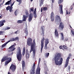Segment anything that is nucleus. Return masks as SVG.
Segmentation results:
<instances>
[{
	"instance_id": "f257e3e1",
	"label": "nucleus",
	"mask_w": 74,
	"mask_h": 74,
	"mask_svg": "<svg viewBox=\"0 0 74 74\" xmlns=\"http://www.w3.org/2000/svg\"><path fill=\"white\" fill-rule=\"evenodd\" d=\"M55 63L56 65H60L63 63V58H61V54L56 53L55 57Z\"/></svg>"
},
{
	"instance_id": "f03ea898",
	"label": "nucleus",
	"mask_w": 74,
	"mask_h": 74,
	"mask_svg": "<svg viewBox=\"0 0 74 74\" xmlns=\"http://www.w3.org/2000/svg\"><path fill=\"white\" fill-rule=\"evenodd\" d=\"M55 18L56 22V21H57V22H61L60 24L59 27V29H61L62 30H63L64 27V25H63V23L61 22H62V20H61V18H60V16L57 15L56 16Z\"/></svg>"
},
{
	"instance_id": "7ed1b4c3",
	"label": "nucleus",
	"mask_w": 74,
	"mask_h": 74,
	"mask_svg": "<svg viewBox=\"0 0 74 74\" xmlns=\"http://www.w3.org/2000/svg\"><path fill=\"white\" fill-rule=\"evenodd\" d=\"M5 60H7V61L5 62V66H6L9 63L11 62V60H12V59L10 57H8L7 56H4L2 58L1 60V63L5 62Z\"/></svg>"
},
{
	"instance_id": "20e7f679",
	"label": "nucleus",
	"mask_w": 74,
	"mask_h": 74,
	"mask_svg": "<svg viewBox=\"0 0 74 74\" xmlns=\"http://www.w3.org/2000/svg\"><path fill=\"white\" fill-rule=\"evenodd\" d=\"M17 52L16 54V57L18 61L21 62L22 59V55L21 53V47H18L17 49Z\"/></svg>"
},
{
	"instance_id": "39448f33",
	"label": "nucleus",
	"mask_w": 74,
	"mask_h": 74,
	"mask_svg": "<svg viewBox=\"0 0 74 74\" xmlns=\"http://www.w3.org/2000/svg\"><path fill=\"white\" fill-rule=\"evenodd\" d=\"M32 39L29 38L27 39V45L28 46H32L33 45L34 46L35 48H36V42H35V39L33 40V42H32Z\"/></svg>"
},
{
	"instance_id": "423d86ee",
	"label": "nucleus",
	"mask_w": 74,
	"mask_h": 74,
	"mask_svg": "<svg viewBox=\"0 0 74 74\" xmlns=\"http://www.w3.org/2000/svg\"><path fill=\"white\" fill-rule=\"evenodd\" d=\"M19 39V37H16V38H10V40H9L7 42L5 43L4 44H3L1 46V48H3V47H4L6 45H7V44L8 43V42H10V41H17Z\"/></svg>"
},
{
	"instance_id": "0eeeda50",
	"label": "nucleus",
	"mask_w": 74,
	"mask_h": 74,
	"mask_svg": "<svg viewBox=\"0 0 74 74\" xmlns=\"http://www.w3.org/2000/svg\"><path fill=\"white\" fill-rule=\"evenodd\" d=\"M36 64L35 62L34 63V65L32 67V69L31 70V74H35V71L36 70Z\"/></svg>"
},
{
	"instance_id": "6e6552de",
	"label": "nucleus",
	"mask_w": 74,
	"mask_h": 74,
	"mask_svg": "<svg viewBox=\"0 0 74 74\" xmlns=\"http://www.w3.org/2000/svg\"><path fill=\"white\" fill-rule=\"evenodd\" d=\"M34 46H33V45H32L31 46V50L29 51L30 53L32 52V51H33V55L34 56H35V55H36V50L35 49H34Z\"/></svg>"
},
{
	"instance_id": "1a4fd4ad",
	"label": "nucleus",
	"mask_w": 74,
	"mask_h": 74,
	"mask_svg": "<svg viewBox=\"0 0 74 74\" xmlns=\"http://www.w3.org/2000/svg\"><path fill=\"white\" fill-rule=\"evenodd\" d=\"M45 38L44 37H43L42 39L41 40V48L40 49L41 53H42V49L44 47V41Z\"/></svg>"
},
{
	"instance_id": "9d476101",
	"label": "nucleus",
	"mask_w": 74,
	"mask_h": 74,
	"mask_svg": "<svg viewBox=\"0 0 74 74\" xmlns=\"http://www.w3.org/2000/svg\"><path fill=\"white\" fill-rule=\"evenodd\" d=\"M10 69L12 70V72H15V70H16V66L12 64Z\"/></svg>"
},
{
	"instance_id": "9b49d317",
	"label": "nucleus",
	"mask_w": 74,
	"mask_h": 74,
	"mask_svg": "<svg viewBox=\"0 0 74 74\" xmlns=\"http://www.w3.org/2000/svg\"><path fill=\"white\" fill-rule=\"evenodd\" d=\"M41 30H42V32H41V35L42 37H44L45 35L44 32H45V27L44 26H42L41 27Z\"/></svg>"
},
{
	"instance_id": "f8f14e48",
	"label": "nucleus",
	"mask_w": 74,
	"mask_h": 74,
	"mask_svg": "<svg viewBox=\"0 0 74 74\" xmlns=\"http://www.w3.org/2000/svg\"><path fill=\"white\" fill-rule=\"evenodd\" d=\"M49 42V39L48 38H47L45 41V49H47V45Z\"/></svg>"
},
{
	"instance_id": "ddd939ff",
	"label": "nucleus",
	"mask_w": 74,
	"mask_h": 74,
	"mask_svg": "<svg viewBox=\"0 0 74 74\" xmlns=\"http://www.w3.org/2000/svg\"><path fill=\"white\" fill-rule=\"evenodd\" d=\"M55 15L54 13H53V12H52L51 13L50 18L51 19V21L52 22H53V21H54V19L55 18L54 17Z\"/></svg>"
},
{
	"instance_id": "4468645a",
	"label": "nucleus",
	"mask_w": 74,
	"mask_h": 74,
	"mask_svg": "<svg viewBox=\"0 0 74 74\" xmlns=\"http://www.w3.org/2000/svg\"><path fill=\"white\" fill-rule=\"evenodd\" d=\"M33 18V14L32 13H30L29 14V17L28 18V21L30 22L32 21V19Z\"/></svg>"
},
{
	"instance_id": "2eb2a0df",
	"label": "nucleus",
	"mask_w": 74,
	"mask_h": 74,
	"mask_svg": "<svg viewBox=\"0 0 74 74\" xmlns=\"http://www.w3.org/2000/svg\"><path fill=\"white\" fill-rule=\"evenodd\" d=\"M59 7V10L60 11V14H63V5H62L61 4L60 5Z\"/></svg>"
},
{
	"instance_id": "dca6fc26",
	"label": "nucleus",
	"mask_w": 74,
	"mask_h": 74,
	"mask_svg": "<svg viewBox=\"0 0 74 74\" xmlns=\"http://www.w3.org/2000/svg\"><path fill=\"white\" fill-rule=\"evenodd\" d=\"M54 34L55 37H57V38H59V33H58V29L56 28L55 29Z\"/></svg>"
},
{
	"instance_id": "f3484780",
	"label": "nucleus",
	"mask_w": 74,
	"mask_h": 74,
	"mask_svg": "<svg viewBox=\"0 0 74 74\" xmlns=\"http://www.w3.org/2000/svg\"><path fill=\"white\" fill-rule=\"evenodd\" d=\"M25 56H26V59H29V58L30 54H29V51H28V50H27V49L26 50V51Z\"/></svg>"
},
{
	"instance_id": "a211bd4d",
	"label": "nucleus",
	"mask_w": 74,
	"mask_h": 74,
	"mask_svg": "<svg viewBox=\"0 0 74 74\" xmlns=\"http://www.w3.org/2000/svg\"><path fill=\"white\" fill-rule=\"evenodd\" d=\"M69 59H70V58H69V57H68L66 59V63L65 64L64 67L66 68L67 67V66H68V64H69Z\"/></svg>"
},
{
	"instance_id": "6ab92c4d",
	"label": "nucleus",
	"mask_w": 74,
	"mask_h": 74,
	"mask_svg": "<svg viewBox=\"0 0 74 74\" xmlns=\"http://www.w3.org/2000/svg\"><path fill=\"white\" fill-rule=\"evenodd\" d=\"M41 69L39 66H38L36 70V74H40V70Z\"/></svg>"
},
{
	"instance_id": "aec40b11",
	"label": "nucleus",
	"mask_w": 74,
	"mask_h": 74,
	"mask_svg": "<svg viewBox=\"0 0 74 74\" xmlns=\"http://www.w3.org/2000/svg\"><path fill=\"white\" fill-rule=\"evenodd\" d=\"M6 10L7 11L9 10V11L10 12H12V11H13L12 8L10 6H8L7 7Z\"/></svg>"
},
{
	"instance_id": "412c9836",
	"label": "nucleus",
	"mask_w": 74,
	"mask_h": 74,
	"mask_svg": "<svg viewBox=\"0 0 74 74\" xmlns=\"http://www.w3.org/2000/svg\"><path fill=\"white\" fill-rule=\"evenodd\" d=\"M5 20H1L0 21V27H1L4 25V23H5Z\"/></svg>"
},
{
	"instance_id": "4be33fe9",
	"label": "nucleus",
	"mask_w": 74,
	"mask_h": 74,
	"mask_svg": "<svg viewBox=\"0 0 74 74\" xmlns=\"http://www.w3.org/2000/svg\"><path fill=\"white\" fill-rule=\"evenodd\" d=\"M22 66L23 67L22 69L23 70H24L25 68V62L23 60L22 61Z\"/></svg>"
},
{
	"instance_id": "5701e85b",
	"label": "nucleus",
	"mask_w": 74,
	"mask_h": 74,
	"mask_svg": "<svg viewBox=\"0 0 74 74\" xmlns=\"http://www.w3.org/2000/svg\"><path fill=\"white\" fill-rule=\"evenodd\" d=\"M27 18V16H26L25 15H23V17L22 21H26Z\"/></svg>"
},
{
	"instance_id": "b1692460",
	"label": "nucleus",
	"mask_w": 74,
	"mask_h": 74,
	"mask_svg": "<svg viewBox=\"0 0 74 74\" xmlns=\"http://www.w3.org/2000/svg\"><path fill=\"white\" fill-rule=\"evenodd\" d=\"M12 1V0H10V1H8L5 3V5H10V4H11Z\"/></svg>"
},
{
	"instance_id": "393cba45",
	"label": "nucleus",
	"mask_w": 74,
	"mask_h": 74,
	"mask_svg": "<svg viewBox=\"0 0 74 74\" xmlns=\"http://www.w3.org/2000/svg\"><path fill=\"white\" fill-rule=\"evenodd\" d=\"M25 33L26 34V35L25 36L26 37H27V35H28V30H27V28L25 29Z\"/></svg>"
},
{
	"instance_id": "a878e982",
	"label": "nucleus",
	"mask_w": 74,
	"mask_h": 74,
	"mask_svg": "<svg viewBox=\"0 0 74 74\" xmlns=\"http://www.w3.org/2000/svg\"><path fill=\"white\" fill-rule=\"evenodd\" d=\"M68 48L67 47V46H65L64 45L63 46V49H64L65 51H66V49L67 50V49H68Z\"/></svg>"
},
{
	"instance_id": "bb28decb",
	"label": "nucleus",
	"mask_w": 74,
	"mask_h": 74,
	"mask_svg": "<svg viewBox=\"0 0 74 74\" xmlns=\"http://www.w3.org/2000/svg\"><path fill=\"white\" fill-rule=\"evenodd\" d=\"M25 13L26 14L25 16L28 17V16L29 15V13H28V11H27V10H26L25 12Z\"/></svg>"
},
{
	"instance_id": "cd10ccee",
	"label": "nucleus",
	"mask_w": 74,
	"mask_h": 74,
	"mask_svg": "<svg viewBox=\"0 0 74 74\" xmlns=\"http://www.w3.org/2000/svg\"><path fill=\"white\" fill-rule=\"evenodd\" d=\"M59 48L60 49H63L64 51H65V49H63V46L61 45L59 47Z\"/></svg>"
},
{
	"instance_id": "c85d7f7f",
	"label": "nucleus",
	"mask_w": 74,
	"mask_h": 74,
	"mask_svg": "<svg viewBox=\"0 0 74 74\" xmlns=\"http://www.w3.org/2000/svg\"><path fill=\"white\" fill-rule=\"evenodd\" d=\"M63 2V0H58V4L60 5V4Z\"/></svg>"
},
{
	"instance_id": "c756f323",
	"label": "nucleus",
	"mask_w": 74,
	"mask_h": 74,
	"mask_svg": "<svg viewBox=\"0 0 74 74\" xmlns=\"http://www.w3.org/2000/svg\"><path fill=\"white\" fill-rule=\"evenodd\" d=\"M17 23L18 24L22 23H23V22L22 20H18L17 21Z\"/></svg>"
},
{
	"instance_id": "7c9ffc66",
	"label": "nucleus",
	"mask_w": 74,
	"mask_h": 74,
	"mask_svg": "<svg viewBox=\"0 0 74 74\" xmlns=\"http://www.w3.org/2000/svg\"><path fill=\"white\" fill-rule=\"evenodd\" d=\"M16 1L18 2H19V5H21V4L22 3V0H16Z\"/></svg>"
},
{
	"instance_id": "2f4dec72",
	"label": "nucleus",
	"mask_w": 74,
	"mask_h": 74,
	"mask_svg": "<svg viewBox=\"0 0 74 74\" xmlns=\"http://www.w3.org/2000/svg\"><path fill=\"white\" fill-rule=\"evenodd\" d=\"M15 46V45H12L11 47H9V49H12V48H14V47Z\"/></svg>"
},
{
	"instance_id": "473e14b6",
	"label": "nucleus",
	"mask_w": 74,
	"mask_h": 74,
	"mask_svg": "<svg viewBox=\"0 0 74 74\" xmlns=\"http://www.w3.org/2000/svg\"><path fill=\"white\" fill-rule=\"evenodd\" d=\"M15 3V1H14L13 3L11 4L10 5V7L12 8H13V7H12V6H13V5H14V3Z\"/></svg>"
},
{
	"instance_id": "72a5a7b5",
	"label": "nucleus",
	"mask_w": 74,
	"mask_h": 74,
	"mask_svg": "<svg viewBox=\"0 0 74 74\" xmlns=\"http://www.w3.org/2000/svg\"><path fill=\"white\" fill-rule=\"evenodd\" d=\"M48 9V8L47 7H45L43 8V10L44 11H47Z\"/></svg>"
},
{
	"instance_id": "f704fd0d",
	"label": "nucleus",
	"mask_w": 74,
	"mask_h": 74,
	"mask_svg": "<svg viewBox=\"0 0 74 74\" xmlns=\"http://www.w3.org/2000/svg\"><path fill=\"white\" fill-rule=\"evenodd\" d=\"M30 12H33L34 11V8H32L31 9H30Z\"/></svg>"
},
{
	"instance_id": "c9c22d12",
	"label": "nucleus",
	"mask_w": 74,
	"mask_h": 74,
	"mask_svg": "<svg viewBox=\"0 0 74 74\" xmlns=\"http://www.w3.org/2000/svg\"><path fill=\"white\" fill-rule=\"evenodd\" d=\"M20 32L18 30H17L14 33L15 34H18V33H19Z\"/></svg>"
},
{
	"instance_id": "e433bc0d",
	"label": "nucleus",
	"mask_w": 74,
	"mask_h": 74,
	"mask_svg": "<svg viewBox=\"0 0 74 74\" xmlns=\"http://www.w3.org/2000/svg\"><path fill=\"white\" fill-rule=\"evenodd\" d=\"M17 12H18V10H16L14 12V14H15V15H16H16H17Z\"/></svg>"
},
{
	"instance_id": "4c0bfd02",
	"label": "nucleus",
	"mask_w": 74,
	"mask_h": 74,
	"mask_svg": "<svg viewBox=\"0 0 74 74\" xmlns=\"http://www.w3.org/2000/svg\"><path fill=\"white\" fill-rule=\"evenodd\" d=\"M44 2V1L43 0H41L40 1V5L43 4V2Z\"/></svg>"
},
{
	"instance_id": "58836bf2",
	"label": "nucleus",
	"mask_w": 74,
	"mask_h": 74,
	"mask_svg": "<svg viewBox=\"0 0 74 74\" xmlns=\"http://www.w3.org/2000/svg\"><path fill=\"white\" fill-rule=\"evenodd\" d=\"M49 53H47L46 54V56H47V58H48V57L49 56Z\"/></svg>"
},
{
	"instance_id": "ea45409f",
	"label": "nucleus",
	"mask_w": 74,
	"mask_h": 74,
	"mask_svg": "<svg viewBox=\"0 0 74 74\" xmlns=\"http://www.w3.org/2000/svg\"><path fill=\"white\" fill-rule=\"evenodd\" d=\"M10 29V27H7L6 28H5V30H9Z\"/></svg>"
},
{
	"instance_id": "a19ab883",
	"label": "nucleus",
	"mask_w": 74,
	"mask_h": 74,
	"mask_svg": "<svg viewBox=\"0 0 74 74\" xmlns=\"http://www.w3.org/2000/svg\"><path fill=\"white\" fill-rule=\"evenodd\" d=\"M71 32L72 33V35H73V36L74 37V32L73 31V30H71Z\"/></svg>"
},
{
	"instance_id": "79ce46f5",
	"label": "nucleus",
	"mask_w": 74,
	"mask_h": 74,
	"mask_svg": "<svg viewBox=\"0 0 74 74\" xmlns=\"http://www.w3.org/2000/svg\"><path fill=\"white\" fill-rule=\"evenodd\" d=\"M68 70H69V71H70V69L71 68V67H70V66H68Z\"/></svg>"
},
{
	"instance_id": "37998d69",
	"label": "nucleus",
	"mask_w": 74,
	"mask_h": 74,
	"mask_svg": "<svg viewBox=\"0 0 74 74\" xmlns=\"http://www.w3.org/2000/svg\"><path fill=\"white\" fill-rule=\"evenodd\" d=\"M34 14V17L35 18H37V14Z\"/></svg>"
},
{
	"instance_id": "c03bdc74",
	"label": "nucleus",
	"mask_w": 74,
	"mask_h": 74,
	"mask_svg": "<svg viewBox=\"0 0 74 74\" xmlns=\"http://www.w3.org/2000/svg\"><path fill=\"white\" fill-rule=\"evenodd\" d=\"M25 51H23V53H22L23 56H24V55H25Z\"/></svg>"
},
{
	"instance_id": "a18cd8bd",
	"label": "nucleus",
	"mask_w": 74,
	"mask_h": 74,
	"mask_svg": "<svg viewBox=\"0 0 74 74\" xmlns=\"http://www.w3.org/2000/svg\"><path fill=\"white\" fill-rule=\"evenodd\" d=\"M71 54H69V56H68V58H69V59L70 58V57H71Z\"/></svg>"
},
{
	"instance_id": "49530a36",
	"label": "nucleus",
	"mask_w": 74,
	"mask_h": 74,
	"mask_svg": "<svg viewBox=\"0 0 74 74\" xmlns=\"http://www.w3.org/2000/svg\"><path fill=\"white\" fill-rule=\"evenodd\" d=\"M40 62H41V58H39L38 62V64H40Z\"/></svg>"
},
{
	"instance_id": "de8ad7c7",
	"label": "nucleus",
	"mask_w": 74,
	"mask_h": 74,
	"mask_svg": "<svg viewBox=\"0 0 74 74\" xmlns=\"http://www.w3.org/2000/svg\"><path fill=\"white\" fill-rule=\"evenodd\" d=\"M3 34V31H0V35H2Z\"/></svg>"
},
{
	"instance_id": "09e8293b",
	"label": "nucleus",
	"mask_w": 74,
	"mask_h": 74,
	"mask_svg": "<svg viewBox=\"0 0 74 74\" xmlns=\"http://www.w3.org/2000/svg\"><path fill=\"white\" fill-rule=\"evenodd\" d=\"M25 47H23V51L25 52Z\"/></svg>"
},
{
	"instance_id": "8fccbe9b",
	"label": "nucleus",
	"mask_w": 74,
	"mask_h": 74,
	"mask_svg": "<svg viewBox=\"0 0 74 74\" xmlns=\"http://www.w3.org/2000/svg\"><path fill=\"white\" fill-rule=\"evenodd\" d=\"M66 41H67L69 40V38H68L66 37L65 39Z\"/></svg>"
},
{
	"instance_id": "3c124183",
	"label": "nucleus",
	"mask_w": 74,
	"mask_h": 74,
	"mask_svg": "<svg viewBox=\"0 0 74 74\" xmlns=\"http://www.w3.org/2000/svg\"><path fill=\"white\" fill-rule=\"evenodd\" d=\"M60 34L61 35L62 37L64 36V35H63V33H60Z\"/></svg>"
},
{
	"instance_id": "603ef678",
	"label": "nucleus",
	"mask_w": 74,
	"mask_h": 74,
	"mask_svg": "<svg viewBox=\"0 0 74 74\" xmlns=\"http://www.w3.org/2000/svg\"><path fill=\"white\" fill-rule=\"evenodd\" d=\"M62 40H64V36H62Z\"/></svg>"
},
{
	"instance_id": "864d4df0",
	"label": "nucleus",
	"mask_w": 74,
	"mask_h": 74,
	"mask_svg": "<svg viewBox=\"0 0 74 74\" xmlns=\"http://www.w3.org/2000/svg\"><path fill=\"white\" fill-rule=\"evenodd\" d=\"M37 14V13H36V11H34V14Z\"/></svg>"
},
{
	"instance_id": "5fc2aeb1",
	"label": "nucleus",
	"mask_w": 74,
	"mask_h": 74,
	"mask_svg": "<svg viewBox=\"0 0 74 74\" xmlns=\"http://www.w3.org/2000/svg\"><path fill=\"white\" fill-rule=\"evenodd\" d=\"M66 15H68V14H69V12L67 10H66Z\"/></svg>"
},
{
	"instance_id": "6e6d98bb",
	"label": "nucleus",
	"mask_w": 74,
	"mask_h": 74,
	"mask_svg": "<svg viewBox=\"0 0 74 74\" xmlns=\"http://www.w3.org/2000/svg\"><path fill=\"white\" fill-rule=\"evenodd\" d=\"M42 8H41V12H42Z\"/></svg>"
},
{
	"instance_id": "4d7b16f0",
	"label": "nucleus",
	"mask_w": 74,
	"mask_h": 74,
	"mask_svg": "<svg viewBox=\"0 0 74 74\" xmlns=\"http://www.w3.org/2000/svg\"><path fill=\"white\" fill-rule=\"evenodd\" d=\"M52 3H53L55 2V0H51Z\"/></svg>"
},
{
	"instance_id": "13d9d810",
	"label": "nucleus",
	"mask_w": 74,
	"mask_h": 74,
	"mask_svg": "<svg viewBox=\"0 0 74 74\" xmlns=\"http://www.w3.org/2000/svg\"><path fill=\"white\" fill-rule=\"evenodd\" d=\"M4 39H5V38H4L3 39H1V41H4Z\"/></svg>"
},
{
	"instance_id": "bf43d9fd",
	"label": "nucleus",
	"mask_w": 74,
	"mask_h": 74,
	"mask_svg": "<svg viewBox=\"0 0 74 74\" xmlns=\"http://www.w3.org/2000/svg\"><path fill=\"white\" fill-rule=\"evenodd\" d=\"M69 26L70 27V28H71V29H72V27H71V25H69Z\"/></svg>"
},
{
	"instance_id": "052dcab7",
	"label": "nucleus",
	"mask_w": 74,
	"mask_h": 74,
	"mask_svg": "<svg viewBox=\"0 0 74 74\" xmlns=\"http://www.w3.org/2000/svg\"><path fill=\"white\" fill-rule=\"evenodd\" d=\"M8 74H11V73H10V72H8Z\"/></svg>"
},
{
	"instance_id": "680f3d73",
	"label": "nucleus",
	"mask_w": 74,
	"mask_h": 74,
	"mask_svg": "<svg viewBox=\"0 0 74 74\" xmlns=\"http://www.w3.org/2000/svg\"><path fill=\"white\" fill-rule=\"evenodd\" d=\"M15 49V48H14L12 49V51H14Z\"/></svg>"
},
{
	"instance_id": "e2e57ef3",
	"label": "nucleus",
	"mask_w": 74,
	"mask_h": 74,
	"mask_svg": "<svg viewBox=\"0 0 74 74\" xmlns=\"http://www.w3.org/2000/svg\"><path fill=\"white\" fill-rule=\"evenodd\" d=\"M34 11H36V8L35 9V10H34Z\"/></svg>"
},
{
	"instance_id": "0e129e2a",
	"label": "nucleus",
	"mask_w": 74,
	"mask_h": 74,
	"mask_svg": "<svg viewBox=\"0 0 74 74\" xmlns=\"http://www.w3.org/2000/svg\"><path fill=\"white\" fill-rule=\"evenodd\" d=\"M33 1V0H31V2Z\"/></svg>"
},
{
	"instance_id": "69168bd1",
	"label": "nucleus",
	"mask_w": 74,
	"mask_h": 74,
	"mask_svg": "<svg viewBox=\"0 0 74 74\" xmlns=\"http://www.w3.org/2000/svg\"><path fill=\"white\" fill-rule=\"evenodd\" d=\"M46 21H48V18H46Z\"/></svg>"
},
{
	"instance_id": "338daca9",
	"label": "nucleus",
	"mask_w": 74,
	"mask_h": 74,
	"mask_svg": "<svg viewBox=\"0 0 74 74\" xmlns=\"http://www.w3.org/2000/svg\"><path fill=\"white\" fill-rule=\"evenodd\" d=\"M46 69H47V65H46Z\"/></svg>"
},
{
	"instance_id": "774afa93",
	"label": "nucleus",
	"mask_w": 74,
	"mask_h": 74,
	"mask_svg": "<svg viewBox=\"0 0 74 74\" xmlns=\"http://www.w3.org/2000/svg\"><path fill=\"white\" fill-rule=\"evenodd\" d=\"M45 74H48V73H46Z\"/></svg>"
}]
</instances>
